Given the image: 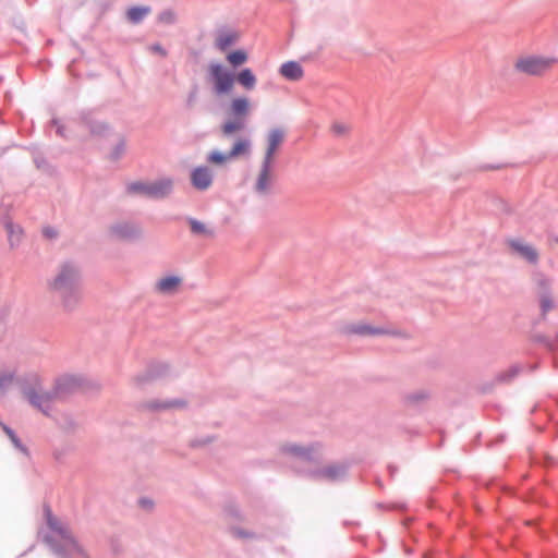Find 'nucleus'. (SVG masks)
<instances>
[{
  "label": "nucleus",
  "instance_id": "f257e3e1",
  "mask_svg": "<svg viewBox=\"0 0 558 558\" xmlns=\"http://www.w3.org/2000/svg\"><path fill=\"white\" fill-rule=\"evenodd\" d=\"M252 109L251 100L245 96L233 97L227 108V119L220 126L222 136L230 137L246 128V119Z\"/></svg>",
  "mask_w": 558,
  "mask_h": 558
},
{
  "label": "nucleus",
  "instance_id": "f03ea898",
  "mask_svg": "<svg viewBox=\"0 0 558 558\" xmlns=\"http://www.w3.org/2000/svg\"><path fill=\"white\" fill-rule=\"evenodd\" d=\"M252 155V141L245 136H238L228 151L213 150L207 155V161L214 166H225L238 159H247Z\"/></svg>",
  "mask_w": 558,
  "mask_h": 558
},
{
  "label": "nucleus",
  "instance_id": "7ed1b4c3",
  "mask_svg": "<svg viewBox=\"0 0 558 558\" xmlns=\"http://www.w3.org/2000/svg\"><path fill=\"white\" fill-rule=\"evenodd\" d=\"M557 59L538 54H524L514 61V70L527 76L541 77L547 74L556 65Z\"/></svg>",
  "mask_w": 558,
  "mask_h": 558
},
{
  "label": "nucleus",
  "instance_id": "20e7f679",
  "mask_svg": "<svg viewBox=\"0 0 558 558\" xmlns=\"http://www.w3.org/2000/svg\"><path fill=\"white\" fill-rule=\"evenodd\" d=\"M206 80L210 84L214 95L220 97L232 93L235 84V74L222 63L210 62L207 66Z\"/></svg>",
  "mask_w": 558,
  "mask_h": 558
},
{
  "label": "nucleus",
  "instance_id": "39448f33",
  "mask_svg": "<svg viewBox=\"0 0 558 558\" xmlns=\"http://www.w3.org/2000/svg\"><path fill=\"white\" fill-rule=\"evenodd\" d=\"M77 280V271L71 265L62 266L60 272L51 282L52 290L59 292L64 300L65 306L70 307L72 303L68 298H72L74 287Z\"/></svg>",
  "mask_w": 558,
  "mask_h": 558
},
{
  "label": "nucleus",
  "instance_id": "423d86ee",
  "mask_svg": "<svg viewBox=\"0 0 558 558\" xmlns=\"http://www.w3.org/2000/svg\"><path fill=\"white\" fill-rule=\"evenodd\" d=\"M267 147L265 151L264 159L265 161L272 162L275 161V154L282 145L284 141V132L281 129H272L267 134Z\"/></svg>",
  "mask_w": 558,
  "mask_h": 558
},
{
  "label": "nucleus",
  "instance_id": "0eeeda50",
  "mask_svg": "<svg viewBox=\"0 0 558 558\" xmlns=\"http://www.w3.org/2000/svg\"><path fill=\"white\" fill-rule=\"evenodd\" d=\"M58 391L52 395L43 392L41 390H29L26 392V398L31 402L32 405L38 408L45 414H48V410L51 408V403L54 398L58 396Z\"/></svg>",
  "mask_w": 558,
  "mask_h": 558
},
{
  "label": "nucleus",
  "instance_id": "6e6552de",
  "mask_svg": "<svg viewBox=\"0 0 558 558\" xmlns=\"http://www.w3.org/2000/svg\"><path fill=\"white\" fill-rule=\"evenodd\" d=\"M272 162L263 160L255 182V190L259 194H266L270 190L272 182Z\"/></svg>",
  "mask_w": 558,
  "mask_h": 558
},
{
  "label": "nucleus",
  "instance_id": "1a4fd4ad",
  "mask_svg": "<svg viewBox=\"0 0 558 558\" xmlns=\"http://www.w3.org/2000/svg\"><path fill=\"white\" fill-rule=\"evenodd\" d=\"M47 524L54 532L56 536L64 542L66 546H76L70 531L52 515L49 509L46 510Z\"/></svg>",
  "mask_w": 558,
  "mask_h": 558
},
{
  "label": "nucleus",
  "instance_id": "9d476101",
  "mask_svg": "<svg viewBox=\"0 0 558 558\" xmlns=\"http://www.w3.org/2000/svg\"><path fill=\"white\" fill-rule=\"evenodd\" d=\"M192 185L196 190L205 191L213 184V172L207 167H197L191 173Z\"/></svg>",
  "mask_w": 558,
  "mask_h": 558
},
{
  "label": "nucleus",
  "instance_id": "9b49d317",
  "mask_svg": "<svg viewBox=\"0 0 558 558\" xmlns=\"http://www.w3.org/2000/svg\"><path fill=\"white\" fill-rule=\"evenodd\" d=\"M507 243L513 252H515L523 258L527 259L530 263L534 264L537 262L538 254L536 250L530 244H526L523 241L515 239L509 240Z\"/></svg>",
  "mask_w": 558,
  "mask_h": 558
},
{
  "label": "nucleus",
  "instance_id": "f8f14e48",
  "mask_svg": "<svg viewBox=\"0 0 558 558\" xmlns=\"http://www.w3.org/2000/svg\"><path fill=\"white\" fill-rule=\"evenodd\" d=\"M173 186L170 179H161L155 182H148V196L153 198H160L167 196Z\"/></svg>",
  "mask_w": 558,
  "mask_h": 558
},
{
  "label": "nucleus",
  "instance_id": "ddd939ff",
  "mask_svg": "<svg viewBox=\"0 0 558 558\" xmlns=\"http://www.w3.org/2000/svg\"><path fill=\"white\" fill-rule=\"evenodd\" d=\"M279 73L289 81H300L304 76L303 68L295 61L284 62L280 66Z\"/></svg>",
  "mask_w": 558,
  "mask_h": 558
},
{
  "label": "nucleus",
  "instance_id": "4468645a",
  "mask_svg": "<svg viewBox=\"0 0 558 558\" xmlns=\"http://www.w3.org/2000/svg\"><path fill=\"white\" fill-rule=\"evenodd\" d=\"M181 284V279L175 276L165 277L157 281L156 289L163 294H171L175 292Z\"/></svg>",
  "mask_w": 558,
  "mask_h": 558
},
{
  "label": "nucleus",
  "instance_id": "2eb2a0df",
  "mask_svg": "<svg viewBox=\"0 0 558 558\" xmlns=\"http://www.w3.org/2000/svg\"><path fill=\"white\" fill-rule=\"evenodd\" d=\"M235 82H238L243 88L252 90L256 86L257 78L251 69L245 68L235 75Z\"/></svg>",
  "mask_w": 558,
  "mask_h": 558
},
{
  "label": "nucleus",
  "instance_id": "dca6fc26",
  "mask_svg": "<svg viewBox=\"0 0 558 558\" xmlns=\"http://www.w3.org/2000/svg\"><path fill=\"white\" fill-rule=\"evenodd\" d=\"M239 38L235 32H223L216 38V47L221 51H225L231 45H233Z\"/></svg>",
  "mask_w": 558,
  "mask_h": 558
},
{
  "label": "nucleus",
  "instance_id": "f3484780",
  "mask_svg": "<svg viewBox=\"0 0 558 558\" xmlns=\"http://www.w3.org/2000/svg\"><path fill=\"white\" fill-rule=\"evenodd\" d=\"M345 469L341 465H329L318 472V476L329 481L340 478L344 474Z\"/></svg>",
  "mask_w": 558,
  "mask_h": 558
},
{
  "label": "nucleus",
  "instance_id": "a211bd4d",
  "mask_svg": "<svg viewBox=\"0 0 558 558\" xmlns=\"http://www.w3.org/2000/svg\"><path fill=\"white\" fill-rule=\"evenodd\" d=\"M191 231L196 235L213 236V229L208 228L204 222L198 221L194 218L189 219Z\"/></svg>",
  "mask_w": 558,
  "mask_h": 558
},
{
  "label": "nucleus",
  "instance_id": "6ab92c4d",
  "mask_svg": "<svg viewBox=\"0 0 558 558\" xmlns=\"http://www.w3.org/2000/svg\"><path fill=\"white\" fill-rule=\"evenodd\" d=\"M149 13V7H134L128 10L126 16L132 23H140Z\"/></svg>",
  "mask_w": 558,
  "mask_h": 558
},
{
  "label": "nucleus",
  "instance_id": "aec40b11",
  "mask_svg": "<svg viewBox=\"0 0 558 558\" xmlns=\"http://www.w3.org/2000/svg\"><path fill=\"white\" fill-rule=\"evenodd\" d=\"M349 331L352 332V333L362 335V336L384 333L383 329L373 328V327H371L368 325H365V324L353 325V326L350 327Z\"/></svg>",
  "mask_w": 558,
  "mask_h": 558
},
{
  "label": "nucleus",
  "instance_id": "412c9836",
  "mask_svg": "<svg viewBox=\"0 0 558 558\" xmlns=\"http://www.w3.org/2000/svg\"><path fill=\"white\" fill-rule=\"evenodd\" d=\"M350 132L351 125L345 122L336 121L330 125V133L336 137H345Z\"/></svg>",
  "mask_w": 558,
  "mask_h": 558
},
{
  "label": "nucleus",
  "instance_id": "4be33fe9",
  "mask_svg": "<svg viewBox=\"0 0 558 558\" xmlns=\"http://www.w3.org/2000/svg\"><path fill=\"white\" fill-rule=\"evenodd\" d=\"M227 61L232 66L242 65L247 61V53L244 50H235L227 54Z\"/></svg>",
  "mask_w": 558,
  "mask_h": 558
},
{
  "label": "nucleus",
  "instance_id": "5701e85b",
  "mask_svg": "<svg viewBox=\"0 0 558 558\" xmlns=\"http://www.w3.org/2000/svg\"><path fill=\"white\" fill-rule=\"evenodd\" d=\"M112 232L116 234V236L120 238V239H129V238H132L133 235H135V230L130 227L129 225H119V226H116L113 229H112Z\"/></svg>",
  "mask_w": 558,
  "mask_h": 558
},
{
  "label": "nucleus",
  "instance_id": "b1692460",
  "mask_svg": "<svg viewBox=\"0 0 558 558\" xmlns=\"http://www.w3.org/2000/svg\"><path fill=\"white\" fill-rule=\"evenodd\" d=\"M7 229L11 245H15L16 243H19L22 235V230L19 227L14 228L11 223L7 225Z\"/></svg>",
  "mask_w": 558,
  "mask_h": 558
},
{
  "label": "nucleus",
  "instance_id": "393cba45",
  "mask_svg": "<svg viewBox=\"0 0 558 558\" xmlns=\"http://www.w3.org/2000/svg\"><path fill=\"white\" fill-rule=\"evenodd\" d=\"M131 193L148 196V183L135 182L129 185Z\"/></svg>",
  "mask_w": 558,
  "mask_h": 558
},
{
  "label": "nucleus",
  "instance_id": "a878e982",
  "mask_svg": "<svg viewBox=\"0 0 558 558\" xmlns=\"http://www.w3.org/2000/svg\"><path fill=\"white\" fill-rule=\"evenodd\" d=\"M179 405H182V403H179V402L149 403L147 407L151 410H158V409H167V408L179 407Z\"/></svg>",
  "mask_w": 558,
  "mask_h": 558
},
{
  "label": "nucleus",
  "instance_id": "bb28decb",
  "mask_svg": "<svg viewBox=\"0 0 558 558\" xmlns=\"http://www.w3.org/2000/svg\"><path fill=\"white\" fill-rule=\"evenodd\" d=\"M541 306L544 313L553 307V301L548 294H544L541 298Z\"/></svg>",
  "mask_w": 558,
  "mask_h": 558
},
{
  "label": "nucleus",
  "instance_id": "cd10ccee",
  "mask_svg": "<svg viewBox=\"0 0 558 558\" xmlns=\"http://www.w3.org/2000/svg\"><path fill=\"white\" fill-rule=\"evenodd\" d=\"M13 383V375L10 373H5L0 375V388L4 389Z\"/></svg>",
  "mask_w": 558,
  "mask_h": 558
},
{
  "label": "nucleus",
  "instance_id": "c85d7f7f",
  "mask_svg": "<svg viewBox=\"0 0 558 558\" xmlns=\"http://www.w3.org/2000/svg\"><path fill=\"white\" fill-rule=\"evenodd\" d=\"M5 434L10 437V439L14 442L15 446H19V439L16 438L14 432L8 426H3Z\"/></svg>",
  "mask_w": 558,
  "mask_h": 558
},
{
  "label": "nucleus",
  "instance_id": "c756f323",
  "mask_svg": "<svg viewBox=\"0 0 558 558\" xmlns=\"http://www.w3.org/2000/svg\"><path fill=\"white\" fill-rule=\"evenodd\" d=\"M150 51L155 52V53H158L162 57H166L167 56V52L166 50L160 46V45H153L149 47Z\"/></svg>",
  "mask_w": 558,
  "mask_h": 558
},
{
  "label": "nucleus",
  "instance_id": "7c9ffc66",
  "mask_svg": "<svg viewBox=\"0 0 558 558\" xmlns=\"http://www.w3.org/2000/svg\"><path fill=\"white\" fill-rule=\"evenodd\" d=\"M43 233L48 239H52L57 235V231L51 227L44 228Z\"/></svg>",
  "mask_w": 558,
  "mask_h": 558
},
{
  "label": "nucleus",
  "instance_id": "2f4dec72",
  "mask_svg": "<svg viewBox=\"0 0 558 558\" xmlns=\"http://www.w3.org/2000/svg\"><path fill=\"white\" fill-rule=\"evenodd\" d=\"M233 534L235 536H238V537H252L253 536V534L247 533V532H243V531H240V530H234Z\"/></svg>",
  "mask_w": 558,
  "mask_h": 558
},
{
  "label": "nucleus",
  "instance_id": "473e14b6",
  "mask_svg": "<svg viewBox=\"0 0 558 558\" xmlns=\"http://www.w3.org/2000/svg\"><path fill=\"white\" fill-rule=\"evenodd\" d=\"M292 453L294 454H298V456H304L305 454V450H301L300 448H296V447H292L289 449Z\"/></svg>",
  "mask_w": 558,
  "mask_h": 558
},
{
  "label": "nucleus",
  "instance_id": "72a5a7b5",
  "mask_svg": "<svg viewBox=\"0 0 558 558\" xmlns=\"http://www.w3.org/2000/svg\"><path fill=\"white\" fill-rule=\"evenodd\" d=\"M194 99H195V95L194 94L190 95L189 105H192L194 102Z\"/></svg>",
  "mask_w": 558,
  "mask_h": 558
}]
</instances>
